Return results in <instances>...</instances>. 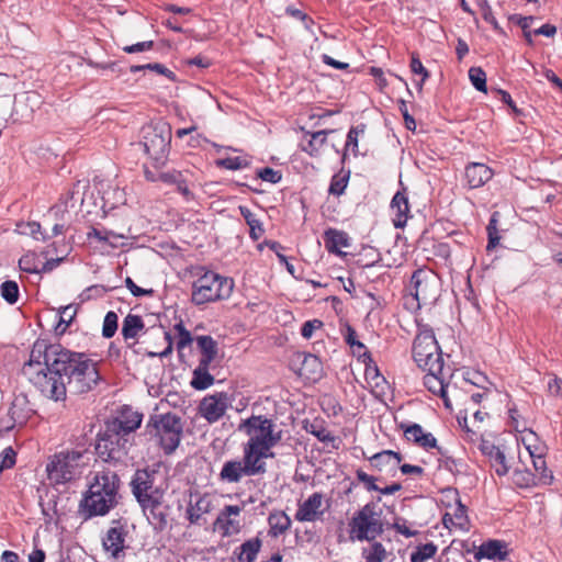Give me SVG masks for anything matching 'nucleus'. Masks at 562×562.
Segmentation results:
<instances>
[{"instance_id":"1","label":"nucleus","mask_w":562,"mask_h":562,"mask_svg":"<svg viewBox=\"0 0 562 562\" xmlns=\"http://www.w3.org/2000/svg\"><path fill=\"white\" fill-rule=\"evenodd\" d=\"M22 372L45 397L55 402L66 400L67 387L76 394L86 393L100 379L97 363L91 359L46 339L34 341Z\"/></svg>"},{"instance_id":"2","label":"nucleus","mask_w":562,"mask_h":562,"mask_svg":"<svg viewBox=\"0 0 562 562\" xmlns=\"http://www.w3.org/2000/svg\"><path fill=\"white\" fill-rule=\"evenodd\" d=\"M121 480L117 473L102 467L87 477V490L79 502V513L85 519L105 516L119 504Z\"/></svg>"},{"instance_id":"3","label":"nucleus","mask_w":562,"mask_h":562,"mask_svg":"<svg viewBox=\"0 0 562 562\" xmlns=\"http://www.w3.org/2000/svg\"><path fill=\"white\" fill-rule=\"evenodd\" d=\"M238 430L248 437L243 450L262 464H266V459L274 458L272 449L282 440L283 432L277 429L271 418L251 415L239 423Z\"/></svg>"},{"instance_id":"4","label":"nucleus","mask_w":562,"mask_h":562,"mask_svg":"<svg viewBox=\"0 0 562 562\" xmlns=\"http://www.w3.org/2000/svg\"><path fill=\"white\" fill-rule=\"evenodd\" d=\"M183 422L180 416L168 412L151 415L146 424V432L164 456H172L183 437Z\"/></svg>"},{"instance_id":"5","label":"nucleus","mask_w":562,"mask_h":562,"mask_svg":"<svg viewBox=\"0 0 562 562\" xmlns=\"http://www.w3.org/2000/svg\"><path fill=\"white\" fill-rule=\"evenodd\" d=\"M380 501L381 497L378 502H369L353 513L348 522L350 541L371 542L384 532L383 512L378 505Z\"/></svg>"},{"instance_id":"6","label":"nucleus","mask_w":562,"mask_h":562,"mask_svg":"<svg viewBox=\"0 0 562 562\" xmlns=\"http://www.w3.org/2000/svg\"><path fill=\"white\" fill-rule=\"evenodd\" d=\"M233 289V279L204 270L192 284L191 301L195 305H203L226 300L231 296Z\"/></svg>"},{"instance_id":"7","label":"nucleus","mask_w":562,"mask_h":562,"mask_svg":"<svg viewBox=\"0 0 562 562\" xmlns=\"http://www.w3.org/2000/svg\"><path fill=\"white\" fill-rule=\"evenodd\" d=\"M413 359L423 371L441 372L445 362L442 352L431 328L419 327L413 342Z\"/></svg>"},{"instance_id":"8","label":"nucleus","mask_w":562,"mask_h":562,"mask_svg":"<svg viewBox=\"0 0 562 562\" xmlns=\"http://www.w3.org/2000/svg\"><path fill=\"white\" fill-rule=\"evenodd\" d=\"M85 454L78 450L61 451L54 454L47 463L46 471L52 484H65L80 476L86 462Z\"/></svg>"},{"instance_id":"9","label":"nucleus","mask_w":562,"mask_h":562,"mask_svg":"<svg viewBox=\"0 0 562 562\" xmlns=\"http://www.w3.org/2000/svg\"><path fill=\"white\" fill-rule=\"evenodd\" d=\"M155 472L138 469L131 481V490L144 512L155 513L162 504L164 493L154 485Z\"/></svg>"},{"instance_id":"10","label":"nucleus","mask_w":562,"mask_h":562,"mask_svg":"<svg viewBox=\"0 0 562 562\" xmlns=\"http://www.w3.org/2000/svg\"><path fill=\"white\" fill-rule=\"evenodd\" d=\"M133 443L132 438L106 426L104 432L98 437L95 452L105 462H120L127 456Z\"/></svg>"},{"instance_id":"11","label":"nucleus","mask_w":562,"mask_h":562,"mask_svg":"<svg viewBox=\"0 0 562 562\" xmlns=\"http://www.w3.org/2000/svg\"><path fill=\"white\" fill-rule=\"evenodd\" d=\"M409 292L418 307L431 305L439 296L440 280L432 270L417 269L411 278Z\"/></svg>"},{"instance_id":"12","label":"nucleus","mask_w":562,"mask_h":562,"mask_svg":"<svg viewBox=\"0 0 562 562\" xmlns=\"http://www.w3.org/2000/svg\"><path fill=\"white\" fill-rule=\"evenodd\" d=\"M267 472V464L260 463L245 450L243 459H233L224 462L218 474L220 481L224 483H239L245 476L262 475Z\"/></svg>"},{"instance_id":"13","label":"nucleus","mask_w":562,"mask_h":562,"mask_svg":"<svg viewBox=\"0 0 562 562\" xmlns=\"http://www.w3.org/2000/svg\"><path fill=\"white\" fill-rule=\"evenodd\" d=\"M171 140V132L165 126H147L143 131L144 151L155 162H162L168 153Z\"/></svg>"},{"instance_id":"14","label":"nucleus","mask_w":562,"mask_h":562,"mask_svg":"<svg viewBox=\"0 0 562 562\" xmlns=\"http://www.w3.org/2000/svg\"><path fill=\"white\" fill-rule=\"evenodd\" d=\"M128 535L126 524L121 520H113L112 526L106 529L101 538L102 549L109 560L124 562L128 546L126 538Z\"/></svg>"},{"instance_id":"15","label":"nucleus","mask_w":562,"mask_h":562,"mask_svg":"<svg viewBox=\"0 0 562 562\" xmlns=\"http://www.w3.org/2000/svg\"><path fill=\"white\" fill-rule=\"evenodd\" d=\"M443 495L447 499L453 502V504H446L445 501H442V504L446 507V513L442 516L443 526L449 530L468 532L471 524L467 507L461 503L458 491L454 488H448L443 492Z\"/></svg>"},{"instance_id":"16","label":"nucleus","mask_w":562,"mask_h":562,"mask_svg":"<svg viewBox=\"0 0 562 562\" xmlns=\"http://www.w3.org/2000/svg\"><path fill=\"white\" fill-rule=\"evenodd\" d=\"M329 506V499H326L322 492H314L307 498L297 503L294 518L299 522H316L323 520Z\"/></svg>"},{"instance_id":"17","label":"nucleus","mask_w":562,"mask_h":562,"mask_svg":"<svg viewBox=\"0 0 562 562\" xmlns=\"http://www.w3.org/2000/svg\"><path fill=\"white\" fill-rule=\"evenodd\" d=\"M231 406V398L226 392H216L202 398L199 405V414L209 424L217 423Z\"/></svg>"},{"instance_id":"18","label":"nucleus","mask_w":562,"mask_h":562,"mask_svg":"<svg viewBox=\"0 0 562 562\" xmlns=\"http://www.w3.org/2000/svg\"><path fill=\"white\" fill-rule=\"evenodd\" d=\"M424 375V385L427 387L429 392L434 395H437L442 398L443 404L447 408L452 409L451 400L449 397V392L451 389V384L449 379L451 378L450 369H441L440 373L435 371H425ZM453 391H456V386H452Z\"/></svg>"},{"instance_id":"19","label":"nucleus","mask_w":562,"mask_h":562,"mask_svg":"<svg viewBox=\"0 0 562 562\" xmlns=\"http://www.w3.org/2000/svg\"><path fill=\"white\" fill-rule=\"evenodd\" d=\"M216 498L211 493H204L190 501L186 509V518L191 525L202 527L206 520V515L215 509Z\"/></svg>"},{"instance_id":"20","label":"nucleus","mask_w":562,"mask_h":562,"mask_svg":"<svg viewBox=\"0 0 562 562\" xmlns=\"http://www.w3.org/2000/svg\"><path fill=\"white\" fill-rule=\"evenodd\" d=\"M243 508L238 505H226L214 521V529L218 530L223 537L237 535L240 529L239 515Z\"/></svg>"},{"instance_id":"21","label":"nucleus","mask_w":562,"mask_h":562,"mask_svg":"<svg viewBox=\"0 0 562 562\" xmlns=\"http://www.w3.org/2000/svg\"><path fill=\"white\" fill-rule=\"evenodd\" d=\"M303 136L300 142V148L308 156L318 158L321 157L327 146V136L333 133V130H322L317 132H310L302 128Z\"/></svg>"},{"instance_id":"22","label":"nucleus","mask_w":562,"mask_h":562,"mask_svg":"<svg viewBox=\"0 0 562 562\" xmlns=\"http://www.w3.org/2000/svg\"><path fill=\"white\" fill-rule=\"evenodd\" d=\"M143 415L132 409H125L108 424V427L134 440V431L139 428Z\"/></svg>"},{"instance_id":"23","label":"nucleus","mask_w":562,"mask_h":562,"mask_svg":"<svg viewBox=\"0 0 562 562\" xmlns=\"http://www.w3.org/2000/svg\"><path fill=\"white\" fill-rule=\"evenodd\" d=\"M493 176L494 171L482 162H470L464 169V179L469 189L483 187Z\"/></svg>"},{"instance_id":"24","label":"nucleus","mask_w":562,"mask_h":562,"mask_svg":"<svg viewBox=\"0 0 562 562\" xmlns=\"http://www.w3.org/2000/svg\"><path fill=\"white\" fill-rule=\"evenodd\" d=\"M8 416L12 422L8 428L25 425L32 416L27 398L25 396H16L8 409Z\"/></svg>"},{"instance_id":"25","label":"nucleus","mask_w":562,"mask_h":562,"mask_svg":"<svg viewBox=\"0 0 562 562\" xmlns=\"http://www.w3.org/2000/svg\"><path fill=\"white\" fill-rule=\"evenodd\" d=\"M402 428L404 429V435L408 441H412L426 450L437 446V439L431 432H426L420 425H402Z\"/></svg>"},{"instance_id":"26","label":"nucleus","mask_w":562,"mask_h":562,"mask_svg":"<svg viewBox=\"0 0 562 562\" xmlns=\"http://www.w3.org/2000/svg\"><path fill=\"white\" fill-rule=\"evenodd\" d=\"M390 207L393 214L394 226L403 228L407 223L409 214V204L405 192L397 191L391 201Z\"/></svg>"},{"instance_id":"27","label":"nucleus","mask_w":562,"mask_h":562,"mask_svg":"<svg viewBox=\"0 0 562 562\" xmlns=\"http://www.w3.org/2000/svg\"><path fill=\"white\" fill-rule=\"evenodd\" d=\"M506 548L507 544L502 540L492 539L485 541L479 547L475 553V559L481 560L485 558L488 560H505L508 555Z\"/></svg>"},{"instance_id":"28","label":"nucleus","mask_w":562,"mask_h":562,"mask_svg":"<svg viewBox=\"0 0 562 562\" xmlns=\"http://www.w3.org/2000/svg\"><path fill=\"white\" fill-rule=\"evenodd\" d=\"M145 329V323L142 316L128 313L122 323V336L124 340L127 342L128 340H134L132 344H128V347L135 345L137 337Z\"/></svg>"},{"instance_id":"29","label":"nucleus","mask_w":562,"mask_h":562,"mask_svg":"<svg viewBox=\"0 0 562 562\" xmlns=\"http://www.w3.org/2000/svg\"><path fill=\"white\" fill-rule=\"evenodd\" d=\"M323 239L325 248L330 254L341 255V249L350 246L347 233L335 228L325 231Z\"/></svg>"},{"instance_id":"30","label":"nucleus","mask_w":562,"mask_h":562,"mask_svg":"<svg viewBox=\"0 0 562 562\" xmlns=\"http://www.w3.org/2000/svg\"><path fill=\"white\" fill-rule=\"evenodd\" d=\"M370 464L378 471L394 470L402 461V454L393 450H383L371 456Z\"/></svg>"},{"instance_id":"31","label":"nucleus","mask_w":562,"mask_h":562,"mask_svg":"<svg viewBox=\"0 0 562 562\" xmlns=\"http://www.w3.org/2000/svg\"><path fill=\"white\" fill-rule=\"evenodd\" d=\"M269 535L277 538L285 533L291 527V518L282 510H276L269 514Z\"/></svg>"},{"instance_id":"32","label":"nucleus","mask_w":562,"mask_h":562,"mask_svg":"<svg viewBox=\"0 0 562 562\" xmlns=\"http://www.w3.org/2000/svg\"><path fill=\"white\" fill-rule=\"evenodd\" d=\"M512 481L518 488H531L540 485L537 477L524 463L515 467L512 474Z\"/></svg>"},{"instance_id":"33","label":"nucleus","mask_w":562,"mask_h":562,"mask_svg":"<svg viewBox=\"0 0 562 562\" xmlns=\"http://www.w3.org/2000/svg\"><path fill=\"white\" fill-rule=\"evenodd\" d=\"M261 548L259 538H251L245 541L235 552L234 562H254Z\"/></svg>"},{"instance_id":"34","label":"nucleus","mask_w":562,"mask_h":562,"mask_svg":"<svg viewBox=\"0 0 562 562\" xmlns=\"http://www.w3.org/2000/svg\"><path fill=\"white\" fill-rule=\"evenodd\" d=\"M304 428L308 434L315 436L321 442L327 445L330 443L334 448H338L335 445L337 440L336 437L326 428L324 420L314 419L311 423H306Z\"/></svg>"},{"instance_id":"35","label":"nucleus","mask_w":562,"mask_h":562,"mask_svg":"<svg viewBox=\"0 0 562 562\" xmlns=\"http://www.w3.org/2000/svg\"><path fill=\"white\" fill-rule=\"evenodd\" d=\"M238 210L246 224L249 226V237L252 240L261 238L265 234V228L257 215L249 207L244 205H240Z\"/></svg>"},{"instance_id":"36","label":"nucleus","mask_w":562,"mask_h":562,"mask_svg":"<svg viewBox=\"0 0 562 562\" xmlns=\"http://www.w3.org/2000/svg\"><path fill=\"white\" fill-rule=\"evenodd\" d=\"M209 363L199 362V366L193 371L191 386L195 390L202 391L212 386L214 376L209 372Z\"/></svg>"},{"instance_id":"37","label":"nucleus","mask_w":562,"mask_h":562,"mask_svg":"<svg viewBox=\"0 0 562 562\" xmlns=\"http://www.w3.org/2000/svg\"><path fill=\"white\" fill-rule=\"evenodd\" d=\"M196 344L201 350L202 357L199 362L211 363L217 355V344L213 337L204 335L196 337Z\"/></svg>"},{"instance_id":"38","label":"nucleus","mask_w":562,"mask_h":562,"mask_svg":"<svg viewBox=\"0 0 562 562\" xmlns=\"http://www.w3.org/2000/svg\"><path fill=\"white\" fill-rule=\"evenodd\" d=\"M322 374V362L318 357L314 355H307L304 357L302 361V367L300 369V375L305 376L306 379L316 380Z\"/></svg>"},{"instance_id":"39","label":"nucleus","mask_w":562,"mask_h":562,"mask_svg":"<svg viewBox=\"0 0 562 562\" xmlns=\"http://www.w3.org/2000/svg\"><path fill=\"white\" fill-rule=\"evenodd\" d=\"M491 467L495 470L498 476L508 474L509 465L507 464L505 453L496 446H491L488 452Z\"/></svg>"},{"instance_id":"40","label":"nucleus","mask_w":562,"mask_h":562,"mask_svg":"<svg viewBox=\"0 0 562 562\" xmlns=\"http://www.w3.org/2000/svg\"><path fill=\"white\" fill-rule=\"evenodd\" d=\"M488 417L487 413L475 411L473 413L474 424H476V428H470L468 426L467 417H463L462 419L459 417L458 422L463 427L464 431L467 432V437L471 441H475L481 436V425L484 423V420Z\"/></svg>"},{"instance_id":"41","label":"nucleus","mask_w":562,"mask_h":562,"mask_svg":"<svg viewBox=\"0 0 562 562\" xmlns=\"http://www.w3.org/2000/svg\"><path fill=\"white\" fill-rule=\"evenodd\" d=\"M370 543L371 544L363 548L361 552L364 562H383L387 555L384 546L375 540Z\"/></svg>"},{"instance_id":"42","label":"nucleus","mask_w":562,"mask_h":562,"mask_svg":"<svg viewBox=\"0 0 562 562\" xmlns=\"http://www.w3.org/2000/svg\"><path fill=\"white\" fill-rule=\"evenodd\" d=\"M532 467L535 469L533 475L539 481L540 485H550L553 482V474L547 468L546 459L542 457H538L537 459L531 460Z\"/></svg>"},{"instance_id":"43","label":"nucleus","mask_w":562,"mask_h":562,"mask_svg":"<svg viewBox=\"0 0 562 562\" xmlns=\"http://www.w3.org/2000/svg\"><path fill=\"white\" fill-rule=\"evenodd\" d=\"M438 551V547L434 542L418 544L411 553V562H426L432 559Z\"/></svg>"},{"instance_id":"44","label":"nucleus","mask_w":562,"mask_h":562,"mask_svg":"<svg viewBox=\"0 0 562 562\" xmlns=\"http://www.w3.org/2000/svg\"><path fill=\"white\" fill-rule=\"evenodd\" d=\"M77 314V308L74 305H67L59 308V322L55 328L57 334H64Z\"/></svg>"},{"instance_id":"45","label":"nucleus","mask_w":562,"mask_h":562,"mask_svg":"<svg viewBox=\"0 0 562 562\" xmlns=\"http://www.w3.org/2000/svg\"><path fill=\"white\" fill-rule=\"evenodd\" d=\"M18 231L20 234L31 236L36 240L45 241L50 237L42 232V226L37 222L18 224Z\"/></svg>"},{"instance_id":"46","label":"nucleus","mask_w":562,"mask_h":562,"mask_svg":"<svg viewBox=\"0 0 562 562\" xmlns=\"http://www.w3.org/2000/svg\"><path fill=\"white\" fill-rule=\"evenodd\" d=\"M364 130H366V125H363V124L358 125V126H352L349 130V132L347 134L346 144H345V153L342 156L344 159L346 158V154L348 150H351L353 155L358 154V139H359V136L364 133Z\"/></svg>"},{"instance_id":"47","label":"nucleus","mask_w":562,"mask_h":562,"mask_svg":"<svg viewBox=\"0 0 562 562\" xmlns=\"http://www.w3.org/2000/svg\"><path fill=\"white\" fill-rule=\"evenodd\" d=\"M509 21L516 23L521 27V33L528 45H533L532 34L533 31L530 30L531 22L533 21V16H522L520 14H513L509 16Z\"/></svg>"},{"instance_id":"48","label":"nucleus","mask_w":562,"mask_h":562,"mask_svg":"<svg viewBox=\"0 0 562 562\" xmlns=\"http://www.w3.org/2000/svg\"><path fill=\"white\" fill-rule=\"evenodd\" d=\"M173 330L177 333V349L179 352H181L184 348L191 346L193 337L191 333L184 327L182 321L175 324Z\"/></svg>"},{"instance_id":"49","label":"nucleus","mask_w":562,"mask_h":562,"mask_svg":"<svg viewBox=\"0 0 562 562\" xmlns=\"http://www.w3.org/2000/svg\"><path fill=\"white\" fill-rule=\"evenodd\" d=\"M409 67L413 74L422 76L420 81L417 83L418 89L422 90L423 85L429 78L430 75L429 71L424 67L423 63L420 61L418 54L415 52L411 54Z\"/></svg>"},{"instance_id":"50","label":"nucleus","mask_w":562,"mask_h":562,"mask_svg":"<svg viewBox=\"0 0 562 562\" xmlns=\"http://www.w3.org/2000/svg\"><path fill=\"white\" fill-rule=\"evenodd\" d=\"M469 78L476 90L484 93L487 91L486 74L481 67H471L469 69Z\"/></svg>"},{"instance_id":"51","label":"nucleus","mask_w":562,"mask_h":562,"mask_svg":"<svg viewBox=\"0 0 562 562\" xmlns=\"http://www.w3.org/2000/svg\"><path fill=\"white\" fill-rule=\"evenodd\" d=\"M531 439L537 441L533 432H530V438L529 437L522 438V442L526 447L528 458L530 460L537 459L538 457L544 458L546 447L541 443H532Z\"/></svg>"},{"instance_id":"52","label":"nucleus","mask_w":562,"mask_h":562,"mask_svg":"<svg viewBox=\"0 0 562 562\" xmlns=\"http://www.w3.org/2000/svg\"><path fill=\"white\" fill-rule=\"evenodd\" d=\"M1 296L9 303L14 304L19 300V285L15 281H4L0 286Z\"/></svg>"},{"instance_id":"53","label":"nucleus","mask_w":562,"mask_h":562,"mask_svg":"<svg viewBox=\"0 0 562 562\" xmlns=\"http://www.w3.org/2000/svg\"><path fill=\"white\" fill-rule=\"evenodd\" d=\"M119 317L117 314L113 311H109L103 319V326H102V336L104 338H112L116 330H117V324Z\"/></svg>"},{"instance_id":"54","label":"nucleus","mask_w":562,"mask_h":562,"mask_svg":"<svg viewBox=\"0 0 562 562\" xmlns=\"http://www.w3.org/2000/svg\"><path fill=\"white\" fill-rule=\"evenodd\" d=\"M547 391L550 396L562 398V379L554 373H548Z\"/></svg>"},{"instance_id":"55","label":"nucleus","mask_w":562,"mask_h":562,"mask_svg":"<svg viewBox=\"0 0 562 562\" xmlns=\"http://www.w3.org/2000/svg\"><path fill=\"white\" fill-rule=\"evenodd\" d=\"M347 183H348V176L335 175L331 178L328 191L330 194L339 196L345 192V189L347 188Z\"/></svg>"},{"instance_id":"56","label":"nucleus","mask_w":562,"mask_h":562,"mask_svg":"<svg viewBox=\"0 0 562 562\" xmlns=\"http://www.w3.org/2000/svg\"><path fill=\"white\" fill-rule=\"evenodd\" d=\"M481 9H482L483 20L485 22L490 23L496 32L503 33V29L501 27L496 18L494 16L493 10H492L491 5L488 4L487 0L482 1Z\"/></svg>"},{"instance_id":"57","label":"nucleus","mask_w":562,"mask_h":562,"mask_svg":"<svg viewBox=\"0 0 562 562\" xmlns=\"http://www.w3.org/2000/svg\"><path fill=\"white\" fill-rule=\"evenodd\" d=\"M356 477L357 480L363 484L364 488L367 491H376L380 490V486H378L375 484V481L376 479L370 474H368L367 472H364L363 470L361 469H358L356 471Z\"/></svg>"},{"instance_id":"58","label":"nucleus","mask_w":562,"mask_h":562,"mask_svg":"<svg viewBox=\"0 0 562 562\" xmlns=\"http://www.w3.org/2000/svg\"><path fill=\"white\" fill-rule=\"evenodd\" d=\"M15 451L11 447H8L2 451L0 454V473L4 469H10L15 464Z\"/></svg>"},{"instance_id":"59","label":"nucleus","mask_w":562,"mask_h":562,"mask_svg":"<svg viewBox=\"0 0 562 562\" xmlns=\"http://www.w3.org/2000/svg\"><path fill=\"white\" fill-rule=\"evenodd\" d=\"M246 160L241 157H227L218 160V166L228 170H238L246 166Z\"/></svg>"},{"instance_id":"60","label":"nucleus","mask_w":562,"mask_h":562,"mask_svg":"<svg viewBox=\"0 0 562 562\" xmlns=\"http://www.w3.org/2000/svg\"><path fill=\"white\" fill-rule=\"evenodd\" d=\"M258 177L261 180L270 182V183H278L282 178L280 171L274 170L273 168H270V167H265V168L260 169L258 171Z\"/></svg>"},{"instance_id":"61","label":"nucleus","mask_w":562,"mask_h":562,"mask_svg":"<svg viewBox=\"0 0 562 562\" xmlns=\"http://www.w3.org/2000/svg\"><path fill=\"white\" fill-rule=\"evenodd\" d=\"M323 322L319 321V319H311V321H307L303 324L302 328H301V335L305 338V339H310L312 338L314 331L316 329H321L323 327Z\"/></svg>"},{"instance_id":"62","label":"nucleus","mask_w":562,"mask_h":562,"mask_svg":"<svg viewBox=\"0 0 562 562\" xmlns=\"http://www.w3.org/2000/svg\"><path fill=\"white\" fill-rule=\"evenodd\" d=\"M392 528L400 535L406 537V538H411V537H414L418 533L417 530H412L407 524H406V520L405 519H402V518H398L396 519L393 525H392Z\"/></svg>"},{"instance_id":"63","label":"nucleus","mask_w":562,"mask_h":562,"mask_svg":"<svg viewBox=\"0 0 562 562\" xmlns=\"http://www.w3.org/2000/svg\"><path fill=\"white\" fill-rule=\"evenodd\" d=\"M19 267L21 270L29 272V273H37L38 269L34 262V256L33 255H25L21 257L19 260Z\"/></svg>"},{"instance_id":"64","label":"nucleus","mask_w":562,"mask_h":562,"mask_svg":"<svg viewBox=\"0 0 562 562\" xmlns=\"http://www.w3.org/2000/svg\"><path fill=\"white\" fill-rule=\"evenodd\" d=\"M352 353L358 357L363 363L373 362L372 357L366 345L361 341L355 345V349H352Z\"/></svg>"}]
</instances>
